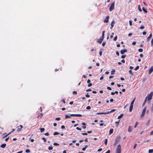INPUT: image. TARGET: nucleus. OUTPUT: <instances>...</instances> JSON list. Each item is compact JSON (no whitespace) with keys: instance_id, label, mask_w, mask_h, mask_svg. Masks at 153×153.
<instances>
[{"instance_id":"obj_1","label":"nucleus","mask_w":153,"mask_h":153,"mask_svg":"<svg viewBox=\"0 0 153 153\" xmlns=\"http://www.w3.org/2000/svg\"><path fill=\"white\" fill-rule=\"evenodd\" d=\"M121 146L120 144H119L116 149V153H121Z\"/></svg>"},{"instance_id":"obj_2","label":"nucleus","mask_w":153,"mask_h":153,"mask_svg":"<svg viewBox=\"0 0 153 153\" xmlns=\"http://www.w3.org/2000/svg\"><path fill=\"white\" fill-rule=\"evenodd\" d=\"M146 110V107H145L143 109L142 114L140 115L141 118H143L144 117L145 113Z\"/></svg>"},{"instance_id":"obj_3","label":"nucleus","mask_w":153,"mask_h":153,"mask_svg":"<svg viewBox=\"0 0 153 153\" xmlns=\"http://www.w3.org/2000/svg\"><path fill=\"white\" fill-rule=\"evenodd\" d=\"M153 92H151L150 94L148 95L146 97H147V100H151L152 98V96L153 95Z\"/></svg>"},{"instance_id":"obj_4","label":"nucleus","mask_w":153,"mask_h":153,"mask_svg":"<svg viewBox=\"0 0 153 153\" xmlns=\"http://www.w3.org/2000/svg\"><path fill=\"white\" fill-rule=\"evenodd\" d=\"M114 1L111 4L109 7V10L110 11H111L112 10L114 9Z\"/></svg>"},{"instance_id":"obj_5","label":"nucleus","mask_w":153,"mask_h":153,"mask_svg":"<svg viewBox=\"0 0 153 153\" xmlns=\"http://www.w3.org/2000/svg\"><path fill=\"white\" fill-rule=\"evenodd\" d=\"M23 126L22 125H21L17 127V131L18 132H19L21 131L22 128Z\"/></svg>"},{"instance_id":"obj_6","label":"nucleus","mask_w":153,"mask_h":153,"mask_svg":"<svg viewBox=\"0 0 153 153\" xmlns=\"http://www.w3.org/2000/svg\"><path fill=\"white\" fill-rule=\"evenodd\" d=\"M120 140V136L117 137L115 140V143L117 144L118 143Z\"/></svg>"},{"instance_id":"obj_7","label":"nucleus","mask_w":153,"mask_h":153,"mask_svg":"<svg viewBox=\"0 0 153 153\" xmlns=\"http://www.w3.org/2000/svg\"><path fill=\"white\" fill-rule=\"evenodd\" d=\"M109 16H107L104 20V22L105 23H108V22Z\"/></svg>"},{"instance_id":"obj_8","label":"nucleus","mask_w":153,"mask_h":153,"mask_svg":"<svg viewBox=\"0 0 153 153\" xmlns=\"http://www.w3.org/2000/svg\"><path fill=\"white\" fill-rule=\"evenodd\" d=\"M70 116H76L79 117H81L82 116V115L81 114H71Z\"/></svg>"},{"instance_id":"obj_9","label":"nucleus","mask_w":153,"mask_h":153,"mask_svg":"<svg viewBox=\"0 0 153 153\" xmlns=\"http://www.w3.org/2000/svg\"><path fill=\"white\" fill-rule=\"evenodd\" d=\"M153 71V66L151 67L149 71V74H150Z\"/></svg>"},{"instance_id":"obj_10","label":"nucleus","mask_w":153,"mask_h":153,"mask_svg":"<svg viewBox=\"0 0 153 153\" xmlns=\"http://www.w3.org/2000/svg\"><path fill=\"white\" fill-rule=\"evenodd\" d=\"M127 52V50L126 49L122 50L120 51V53L122 54H123Z\"/></svg>"},{"instance_id":"obj_11","label":"nucleus","mask_w":153,"mask_h":153,"mask_svg":"<svg viewBox=\"0 0 153 153\" xmlns=\"http://www.w3.org/2000/svg\"><path fill=\"white\" fill-rule=\"evenodd\" d=\"M108 114V112H98L97 113V114L99 115V114Z\"/></svg>"},{"instance_id":"obj_12","label":"nucleus","mask_w":153,"mask_h":153,"mask_svg":"<svg viewBox=\"0 0 153 153\" xmlns=\"http://www.w3.org/2000/svg\"><path fill=\"white\" fill-rule=\"evenodd\" d=\"M114 20H113L112 21L111 23V27H110V28L111 29L114 26Z\"/></svg>"},{"instance_id":"obj_13","label":"nucleus","mask_w":153,"mask_h":153,"mask_svg":"<svg viewBox=\"0 0 153 153\" xmlns=\"http://www.w3.org/2000/svg\"><path fill=\"white\" fill-rule=\"evenodd\" d=\"M133 105H130V106L129 111L130 112L132 110L133 108Z\"/></svg>"},{"instance_id":"obj_14","label":"nucleus","mask_w":153,"mask_h":153,"mask_svg":"<svg viewBox=\"0 0 153 153\" xmlns=\"http://www.w3.org/2000/svg\"><path fill=\"white\" fill-rule=\"evenodd\" d=\"M113 131V129L112 128H111L110 129L109 131V134H112Z\"/></svg>"},{"instance_id":"obj_15","label":"nucleus","mask_w":153,"mask_h":153,"mask_svg":"<svg viewBox=\"0 0 153 153\" xmlns=\"http://www.w3.org/2000/svg\"><path fill=\"white\" fill-rule=\"evenodd\" d=\"M152 34L151 33L149 35V36L147 38V41H149V39H150V38H151L152 37Z\"/></svg>"},{"instance_id":"obj_16","label":"nucleus","mask_w":153,"mask_h":153,"mask_svg":"<svg viewBox=\"0 0 153 153\" xmlns=\"http://www.w3.org/2000/svg\"><path fill=\"white\" fill-rule=\"evenodd\" d=\"M6 146V144L5 143H4L1 145V147L2 148H4Z\"/></svg>"},{"instance_id":"obj_17","label":"nucleus","mask_w":153,"mask_h":153,"mask_svg":"<svg viewBox=\"0 0 153 153\" xmlns=\"http://www.w3.org/2000/svg\"><path fill=\"white\" fill-rule=\"evenodd\" d=\"M147 97H146V99L143 104V106H144V105H145V104H146V102L147 101Z\"/></svg>"},{"instance_id":"obj_18","label":"nucleus","mask_w":153,"mask_h":153,"mask_svg":"<svg viewBox=\"0 0 153 153\" xmlns=\"http://www.w3.org/2000/svg\"><path fill=\"white\" fill-rule=\"evenodd\" d=\"M102 41V40L100 38L97 39V42L100 43H101Z\"/></svg>"},{"instance_id":"obj_19","label":"nucleus","mask_w":153,"mask_h":153,"mask_svg":"<svg viewBox=\"0 0 153 153\" xmlns=\"http://www.w3.org/2000/svg\"><path fill=\"white\" fill-rule=\"evenodd\" d=\"M132 130V127L131 126H129L128 127V131L130 132H131Z\"/></svg>"},{"instance_id":"obj_20","label":"nucleus","mask_w":153,"mask_h":153,"mask_svg":"<svg viewBox=\"0 0 153 153\" xmlns=\"http://www.w3.org/2000/svg\"><path fill=\"white\" fill-rule=\"evenodd\" d=\"M136 99V98H135L133 100L131 101V105H133V104H134V102L135 101V100Z\"/></svg>"},{"instance_id":"obj_21","label":"nucleus","mask_w":153,"mask_h":153,"mask_svg":"<svg viewBox=\"0 0 153 153\" xmlns=\"http://www.w3.org/2000/svg\"><path fill=\"white\" fill-rule=\"evenodd\" d=\"M43 116V114L42 113L40 114V115H39L38 117V118L41 119Z\"/></svg>"},{"instance_id":"obj_22","label":"nucleus","mask_w":153,"mask_h":153,"mask_svg":"<svg viewBox=\"0 0 153 153\" xmlns=\"http://www.w3.org/2000/svg\"><path fill=\"white\" fill-rule=\"evenodd\" d=\"M142 9H143V11L144 12H145V13H147V10H146V9L144 7H142Z\"/></svg>"},{"instance_id":"obj_23","label":"nucleus","mask_w":153,"mask_h":153,"mask_svg":"<svg viewBox=\"0 0 153 153\" xmlns=\"http://www.w3.org/2000/svg\"><path fill=\"white\" fill-rule=\"evenodd\" d=\"M41 132H42L45 130V128H40Z\"/></svg>"},{"instance_id":"obj_24","label":"nucleus","mask_w":153,"mask_h":153,"mask_svg":"<svg viewBox=\"0 0 153 153\" xmlns=\"http://www.w3.org/2000/svg\"><path fill=\"white\" fill-rule=\"evenodd\" d=\"M123 116V114H121L120 115L118 116V119H120V118H122Z\"/></svg>"},{"instance_id":"obj_25","label":"nucleus","mask_w":153,"mask_h":153,"mask_svg":"<svg viewBox=\"0 0 153 153\" xmlns=\"http://www.w3.org/2000/svg\"><path fill=\"white\" fill-rule=\"evenodd\" d=\"M115 72V70L114 69H113L111 71V75L114 74Z\"/></svg>"},{"instance_id":"obj_26","label":"nucleus","mask_w":153,"mask_h":153,"mask_svg":"<svg viewBox=\"0 0 153 153\" xmlns=\"http://www.w3.org/2000/svg\"><path fill=\"white\" fill-rule=\"evenodd\" d=\"M116 109H112V110H111L110 111H107V112H108V114H109V113H111V112H112L115 111H116Z\"/></svg>"},{"instance_id":"obj_27","label":"nucleus","mask_w":153,"mask_h":153,"mask_svg":"<svg viewBox=\"0 0 153 153\" xmlns=\"http://www.w3.org/2000/svg\"><path fill=\"white\" fill-rule=\"evenodd\" d=\"M3 135H4V138L5 137H7V136H8V135L6 133H4L3 134Z\"/></svg>"},{"instance_id":"obj_28","label":"nucleus","mask_w":153,"mask_h":153,"mask_svg":"<svg viewBox=\"0 0 153 153\" xmlns=\"http://www.w3.org/2000/svg\"><path fill=\"white\" fill-rule=\"evenodd\" d=\"M153 152V149H149V153H152Z\"/></svg>"},{"instance_id":"obj_29","label":"nucleus","mask_w":153,"mask_h":153,"mask_svg":"<svg viewBox=\"0 0 153 153\" xmlns=\"http://www.w3.org/2000/svg\"><path fill=\"white\" fill-rule=\"evenodd\" d=\"M138 124V122H136L135 123V126H134V128H136V126H137V125Z\"/></svg>"},{"instance_id":"obj_30","label":"nucleus","mask_w":153,"mask_h":153,"mask_svg":"<svg viewBox=\"0 0 153 153\" xmlns=\"http://www.w3.org/2000/svg\"><path fill=\"white\" fill-rule=\"evenodd\" d=\"M53 144L55 146H59V144H58V143H54Z\"/></svg>"},{"instance_id":"obj_31","label":"nucleus","mask_w":153,"mask_h":153,"mask_svg":"<svg viewBox=\"0 0 153 153\" xmlns=\"http://www.w3.org/2000/svg\"><path fill=\"white\" fill-rule=\"evenodd\" d=\"M59 134V133H58V132H55L54 133L53 135H56Z\"/></svg>"},{"instance_id":"obj_32","label":"nucleus","mask_w":153,"mask_h":153,"mask_svg":"<svg viewBox=\"0 0 153 153\" xmlns=\"http://www.w3.org/2000/svg\"><path fill=\"white\" fill-rule=\"evenodd\" d=\"M108 141H107V139H105V145H106L107 144Z\"/></svg>"},{"instance_id":"obj_33","label":"nucleus","mask_w":153,"mask_h":153,"mask_svg":"<svg viewBox=\"0 0 153 153\" xmlns=\"http://www.w3.org/2000/svg\"><path fill=\"white\" fill-rule=\"evenodd\" d=\"M138 10L140 11V12L142 11V10L140 8V5H139L138 6Z\"/></svg>"},{"instance_id":"obj_34","label":"nucleus","mask_w":153,"mask_h":153,"mask_svg":"<svg viewBox=\"0 0 153 153\" xmlns=\"http://www.w3.org/2000/svg\"><path fill=\"white\" fill-rule=\"evenodd\" d=\"M139 68V66H137L134 68V70L136 71L138 70Z\"/></svg>"},{"instance_id":"obj_35","label":"nucleus","mask_w":153,"mask_h":153,"mask_svg":"<svg viewBox=\"0 0 153 153\" xmlns=\"http://www.w3.org/2000/svg\"><path fill=\"white\" fill-rule=\"evenodd\" d=\"M117 39V36H116L113 39V40L114 41H116Z\"/></svg>"},{"instance_id":"obj_36","label":"nucleus","mask_w":153,"mask_h":153,"mask_svg":"<svg viewBox=\"0 0 153 153\" xmlns=\"http://www.w3.org/2000/svg\"><path fill=\"white\" fill-rule=\"evenodd\" d=\"M132 21L131 20H130L129 21V25L131 26L132 25Z\"/></svg>"},{"instance_id":"obj_37","label":"nucleus","mask_w":153,"mask_h":153,"mask_svg":"<svg viewBox=\"0 0 153 153\" xmlns=\"http://www.w3.org/2000/svg\"><path fill=\"white\" fill-rule=\"evenodd\" d=\"M65 118L66 119H67V118H69L70 117V116L68 115H65Z\"/></svg>"},{"instance_id":"obj_38","label":"nucleus","mask_w":153,"mask_h":153,"mask_svg":"<svg viewBox=\"0 0 153 153\" xmlns=\"http://www.w3.org/2000/svg\"><path fill=\"white\" fill-rule=\"evenodd\" d=\"M151 110L152 112L153 111V104L152 105V106L151 108Z\"/></svg>"},{"instance_id":"obj_39","label":"nucleus","mask_w":153,"mask_h":153,"mask_svg":"<svg viewBox=\"0 0 153 153\" xmlns=\"http://www.w3.org/2000/svg\"><path fill=\"white\" fill-rule=\"evenodd\" d=\"M30 152V150L28 149H27L25 151V152L27 153H29Z\"/></svg>"},{"instance_id":"obj_40","label":"nucleus","mask_w":153,"mask_h":153,"mask_svg":"<svg viewBox=\"0 0 153 153\" xmlns=\"http://www.w3.org/2000/svg\"><path fill=\"white\" fill-rule=\"evenodd\" d=\"M138 51L140 52H141L143 51V50L141 48H140L138 49Z\"/></svg>"},{"instance_id":"obj_41","label":"nucleus","mask_w":153,"mask_h":153,"mask_svg":"<svg viewBox=\"0 0 153 153\" xmlns=\"http://www.w3.org/2000/svg\"><path fill=\"white\" fill-rule=\"evenodd\" d=\"M48 149L50 150H51L53 149V147L52 146H49L48 148Z\"/></svg>"},{"instance_id":"obj_42","label":"nucleus","mask_w":153,"mask_h":153,"mask_svg":"<svg viewBox=\"0 0 153 153\" xmlns=\"http://www.w3.org/2000/svg\"><path fill=\"white\" fill-rule=\"evenodd\" d=\"M151 45L152 47L153 46V39H152L151 41Z\"/></svg>"},{"instance_id":"obj_43","label":"nucleus","mask_w":153,"mask_h":153,"mask_svg":"<svg viewBox=\"0 0 153 153\" xmlns=\"http://www.w3.org/2000/svg\"><path fill=\"white\" fill-rule=\"evenodd\" d=\"M91 107L89 106H87L86 108L87 109H88V110H89L90 109H91Z\"/></svg>"},{"instance_id":"obj_44","label":"nucleus","mask_w":153,"mask_h":153,"mask_svg":"<svg viewBox=\"0 0 153 153\" xmlns=\"http://www.w3.org/2000/svg\"><path fill=\"white\" fill-rule=\"evenodd\" d=\"M42 139L43 140H44V142H46V140L45 138V137H42Z\"/></svg>"},{"instance_id":"obj_45","label":"nucleus","mask_w":153,"mask_h":153,"mask_svg":"<svg viewBox=\"0 0 153 153\" xmlns=\"http://www.w3.org/2000/svg\"><path fill=\"white\" fill-rule=\"evenodd\" d=\"M129 73L131 74V75H132L133 74V73L132 72V71L131 70H130L129 71Z\"/></svg>"},{"instance_id":"obj_46","label":"nucleus","mask_w":153,"mask_h":153,"mask_svg":"<svg viewBox=\"0 0 153 153\" xmlns=\"http://www.w3.org/2000/svg\"><path fill=\"white\" fill-rule=\"evenodd\" d=\"M82 134L83 135H86L88 134L86 133H82Z\"/></svg>"},{"instance_id":"obj_47","label":"nucleus","mask_w":153,"mask_h":153,"mask_svg":"<svg viewBox=\"0 0 153 153\" xmlns=\"http://www.w3.org/2000/svg\"><path fill=\"white\" fill-rule=\"evenodd\" d=\"M114 34V33H111V35L110 36V38H112L113 37V35Z\"/></svg>"},{"instance_id":"obj_48","label":"nucleus","mask_w":153,"mask_h":153,"mask_svg":"<svg viewBox=\"0 0 153 153\" xmlns=\"http://www.w3.org/2000/svg\"><path fill=\"white\" fill-rule=\"evenodd\" d=\"M85 96L87 97H90L89 95L88 94V93H87V94L85 95Z\"/></svg>"},{"instance_id":"obj_49","label":"nucleus","mask_w":153,"mask_h":153,"mask_svg":"<svg viewBox=\"0 0 153 153\" xmlns=\"http://www.w3.org/2000/svg\"><path fill=\"white\" fill-rule=\"evenodd\" d=\"M61 119V118L60 117H57L56 118V120H59Z\"/></svg>"},{"instance_id":"obj_50","label":"nucleus","mask_w":153,"mask_h":153,"mask_svg":"<svg viewBox=\"0 0 153 153\" xmlns=\"http://www.w3.org/2000/svg\"><path fill=\"white\" fill-rule=\"evenodd\" d=\"M92 85V83H89L88 85V87H91V86Z\"/></svg>"},{"instance_id":"obj_51","label":"nucleus","mask_w":153,"mask_h":153,"mask_svg":"<svg viewBox=\"0 0 153 153\" xmlns=\"http://www.w3.org/2000/svg\"><path fill=\"white\" fill-rule=\"evenodd\" d=\"M73 93L74 94H77V92L76 91H74L73 92Z\"/></svg>"},{"instance_id":"obj_52","label":"nucleus","mask_w":153,"mask_h":153,"mask_svg":"<svg viewBox=\"0 0 153 153\" xmlns=\"http://www.w3.org/2000/svg\"><path fill=\"white\" fill-rule=\"evenodd\" d=\"M76 129L79 131H81V129L79 128L78 127H77L76 128Z\"/></svg>"},{"instance_id":"obj_53","label":"nucleus","mask_w":153,"mask_h":153,"mask_svg":"<svg viewBox=\"0 0 153 153\" xmlns=\"http://www.w3.org/2000/svg\"><path fill=\"white\" fill-rule=\"evenodd\" d=\"M61 128L62 129H65V126H64V125H62L61 126Z\"/></svg>"},{"instance_id":"obj_54","label":"nucleus","mask_w":153,"mask_h":153,"mask_svg":"<svg viewBox=\"0 0 153 153\" xmlns=\"http://www.w3.org/2000/svg\"><path fill=\"white\" fill-rule=\"evenodd\" d=\"M45 135L46 136H48L49 135V133L48 132H47L45 134Z\"/></svg>"},{"instance_id":"obj_55","label":"nucleus","mask_w":153,"mask_h":153,"mask_svg":"<svg viewBox=\"0 0 153 153\" xmlns=\"http://www.w3.org/2000/svg\"><path fill=\"white\" fill-rule=\"evenodd\" d=\"M137 146V144L136 143H135L134 145V148H133L134 149H135L136 148Z\"/></svg>"},{"instance_id":"obj_56","label":"nucleus","mask_w":153,"mask_h":153,"mask_svg":"<svg viewBox=\"0 0 153 153\" xmlns=\"http://www.w3.org/2000/svg\"><path fill=\"white\" fill-rule=\"evenodd\" d=\"M144 27L143 26H141L140 27V28L141 29H143L144 28Z\"/></svg>"},{"instance_id":"obj_57","label":"nucleus","mask_w":153,"mask_h":153,"mask_svg":"<svg viewBox=\"0 0 153 153\" xmlns=\"http://www.w3.org/2000/svg\"><path fill=\"white\" fill-rule=\"evenodd\" d=\"M102 148H100L97 151L99 152H100V151H102Z\"/></svg>"},{"instance_id":"obj_58","label":"nucleus","mask_w":153,"mask_h":153,"mask_svg":"<svg viewBox=\"0 0 153 153\" xmlns=\"http://www.w3.org/2000/svg\"><path fill=\"white\" fill-rule=\"evenodd\" d=\"M107 89L108 90H111V87H107Z\"/></svg>"},{"instance_id":"obj_59","label":"nucleus","mask_w":153,"mask_h":153,"mask_svg":"<svg viewBox=\"0 0 153 153\" xmlns=\"http://www.w3.org/2000/svg\"><path fill=\"white\" fill-rule=\"evenodd\" d=\"M104 36L103 35V36L102 35V36L101 37V38H100V39L102 40V41H103V40L104 38Z\"/></svg>"},{"instance_id":"obj_60","label":"nucleus","mask_w":153,"mask_h":153,"mask_svg":"<svg viewBox=\"0 0 153 153\" xmlns=\"http://www.w3.org/2000/svg\"><path fill=\"white\" fill-rule=\"evenodd\" d=\"M125 57H126V55H123L121 57V58H122L124 59V58Z\"/></svg>"},{"instance_id":"obj_61","label":"nucleus","mask_w":153,"mask_h":153,"mask_svg":"<svg viewBox=\"0 0 153 153\" xmlns=\"http://www.w3.org/2000/svg\"><path fill=\"white\" fill-rule=\"evenodd\" d=\"M105 43H105V42H103V43H102V45L103 46H105Z\"/></svg>"},{"instance_id":"obj_62","label":"nucleus","mask_w":153,"mask_h":153,"mask_svg":"<svg viewBox=\"0 0 153 153\" xmlns=\"http://www.w3.org/2000/svg\"><path fill=\"white\" fill-rule=\"evenodd\" d=\"M146 32H144H144H143V35H146Z\"/></svg>"},{"instance_id":"obj_63","label":"nucleus","mask_w":153,"mask_h":153,"mask_svg":"<svg viewBox=\"0 0 153 153\" xmlns=\"http://www.w3.org/2000/svg\"><path fill=\"white\" fill-rule=\"evenodd\" d=\"M30 141L32 142H33L34 141V139H31V138H30Z\"/></svg>"},{"instance_id":"obj_64","label":"nucleus","mask_w":153,"mask_h":153,"mask_svg":"<svg viewBox=\"0 0 153 153\" xmlns=\"http://www.w3.org/2000/svg\"><path fill=\"white\" fill-rule=\"evenodd\" d=\"M136 44V42H133L132 43V45H134Z\"/></svg>"}]
</instances>
